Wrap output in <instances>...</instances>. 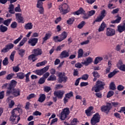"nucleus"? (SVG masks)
<instances>
[{
    "mask_svg": "<svg viewBox=\"0 0 125 125\" xmlns=\"http://www.w3.org/2000/svg\"><path fill=\"white\" fill-rule=\"evenodd\" d=\"M19 113L17 108H15L12 111V115L10 118V121L13 123L14 125L18 124L19 121H20V116L17 114Z\"/></svg>",
    "mask_w": 125,
    "mask_h": 125,
    "instance_id": "f257e3e1",
    "label": "nucleus"
},
{
    "mask_svg": "<svg viewBox=\"0 0 125 125\" xmlns=\"http://www.w3.org/2000/svg\"><path fill=\"white\" fill-rule=\"evenodd\" d=\"M68 37V33L66 31L62 32L60 35L53 37L55 42H61L62 41L66 40Z\"/></svg>",
    "mask_w": 125,
    "mask_h": 125,
    "instance_id": "f03ea898",
    "label": "nucleus"
},
{
    "mask_svg": "<svg viewBox=\"0 0 125 125\" xmlns=\"http://www.w3.org/2000/svg\"><path fill=\"white\" fill-rule=\"evenodd\" d=\"M104 85H105V83L102 82L101 81H98L96 82V85L92 87V91H94L95 92H99L100 90L104 89Z\"/></svg>",
    "mask_w": 125,
    "mask_h": 125,
    "instance_id": "7ed1b4c3",
    "label": "nucleus"
},
{
    "mask_svg": "<svg viewBox=\"0 0 125 125\" xmlns=\"http://www.w3.org/2000/svg\"><path fill=\"white\" fill-rule=\"evenodd\" d=\"M59 10H60V13L63 15L66 14L70 12V7L68 4L65 3L61 4L59 6Z\"/></svg>",
    "mask_w": 125,
    "mask_h": 125,
    "instance_id": "20e7f679",
    "label": "nucleus"
},
{
    "mask_svg": "<svg viewBox=\"0 0 125 125\" xmlns=\"http://www.w3.org/2000/svg\"><path fill=\"white\" fill-rule=\"evenodd\" d=\"M70 114V108L66 107L62 110L60 114V119L61 121L65 120Z\"/></svg>",
    "mask_w": 125,
    "mask_h": 125,
    "instance_id": "39448f33",
    "label": "nucleus"
},
{
    "mask_svg": "<svg viewBox=\"0 0 125 125\" xmlns=\"http://www.w3.org/2000/svg\"><path fill=\"white\" fill-rule=\"evenodd\" d=\"M100 122V115L99 113H96L91 119V124L92 125H95Z\"/></svg>",
    "mask_w": 125,
    "mask_h": 125,
    "instance_id": "423d86ee",
    "label": "nucleus"
},
{
    "mask_svg": "<svg viewBox=\"0 0 125 125\" xmlns=\"http://www.w3.org/2000/svg\"><path fill=\"white\" fill-rule=\"evenodd\" d=\"M48 69H49V66L47 65L41 69L36 70L35 71V74H36V75H38V76H42L43 75L44 73L47 72V71H48Z\"/></svg>",
    "mask_w": 125,
    "mask_h": 125,
    "instance_id": "0eeeda50",
    "label": "nucleus"
},
{
    "mask_svg": "<svg viewBox=\"0 0 125 125\" xmlns=\"http://www.w3.org/2000/svg\"><path fill=\"white\" fill-rule=\"evenodd\" d=\"M111 109H112V104L110 103H107L106 105H103L101 107L102 112L105 113H109Z\"/></svg>",
    "mask_w": 125,
    "mask_h": 125,
    "instance_id": "6e6552de",
    "label": "nucleus"
},
{
    "mask_svg": "<svg viewBox=\"0 0 125 125\" xmlns=\"http://www.w3.org/2000/svg\"><path fill=\"white\" fill-rule=\"evenodd\" d=\"M115 29L111 27H108L106 30L105 35L107 37H113V36H115Z\"/></svg>",
    "mask_w": 125,
    "mask_h": 125,
    "instance_id": "1a4fd4ad",
    "label": "nucleus"
},
{
    "mask_svg": "<svg viewBox=\"0 0 125 125\" xmlns=\"http://www.w3.org/2000/svg\"><path fill=\"white\" fill-rule=\"evenodd\" d=\"M14 47V44L12 43H9L6 45L4 48H3L1 50V52H4V53H6V52H8L10 49H12Z\"/></svg>",
    "mask_w": 125,
    "mask_h": 125,
    "instance_id": "9d476101",
    "label": "nucleus"
},
{
    "mask_svg": "<svg viewBox=\"0 0 125 125\" xmlns=\"http://www.w3.org/2000/svg\"><path fill=\"white\" fill-rule=\"evenodd\" d=\"M16 19L17 20L18 23H24L25 21H24V18L22 16V14L21 13H16Z\"/></svg>",
    "mask_w": 125,
    "mask_h": 125,
    "instance_id": "9b49d317",
    "label": "nucleus"
},
{
    "mask_svg": "<svg viewBox=\"0 0 125 125\" xmlns=\"http://www.w3.org/2000/svg\"><path fill=\"white\" fill-rule=\"evenodd\" d=\"M64 93L65 91L63 90L56 91L54 92V95L59 98L60 99H62Z\"/></svg>",
    "mask_w": 125,
    "mask_h": 125,
    "instance_id": "f8f14e48",
    "label": "nucleus"
},
{
    "mask_svg": "<svg viewBox=\"0 0 125 125\" xmlns=\"http://www.w3.org/2000/svg\"><path fill=\"white\" fill-rule=\"evenodd\" d=\"M67 80H68V78L66 76H64L62 75V73H60L59 74V78H58V82L60 83H66L67 82Z\"/></svg>",
    "mask_w": 125,
    "mask_h": 125,
    "instance_id": "ddd939ff",
    "label": "nucleus"
},
{
    "mask_svg": "<svg viewBox=\"0 0 125 125\" xmlns=\"http://www.w3.org/2000/svg\"><path fill=\"white\" fill-rule=\"evenodd\" d=\"M93 62V59L89 57L87 58L85 61H84L83 62H82V64L85 65V66H88V65L89 64H91V63H92Z\"/></svg>",
    "mask_w": 125,
    "mask_h": 125,
    "instance_id": "4468645a",
    "label": "nucleus"
},
{
    "mask_svg": "<svg viewBox=\"0 0 125 125\" xmlns=\"http://www.w3.org/2000/svg\"><path fill=\"white\" fill-rule=\"evenodd\" d=\"M38 41H39L38 38H31L29 40L28 43L31 44V46H35L38 43Z\"/></svg>",
    "mask_w": 125,
    "mask_h": 125,
    "instance_id": "2eb2a0df",
    "label": "nucleus"
},
{
    "mask_svg": "<svg viewBox=\"0 0 125 125\" xmlns=\"http://www.w3.org/2000/svg\"><path fill=\"white\" fill-rule=\"evenodd\" d=\"M32 53L35 54V56H39V55H42V50L40 48H37V49H34Z\"/></svg>",
    "mask_w": 125,
    "mask_h": 125,
    "instance_id": "dca6fc26",
    "label": "nucleus"
},
{
    "mask_svg": "<svg viewBox=\"0 0 125 125\" xmlns=\"http://www.w3.org/2000/svg\"><path fill=\"white\" fill-rule=\"evenodd\" d=\"M60 57L61 58V59L63 58H66V57H69V52H68L66 50L62 51L60 55Z\"/></svg>",
    "mask_w": 125,
    "mask_h": 125,
    "instance_id": "f3484780",
    "label": "nucleus"
},
{
    "mask_svg": "<svg viewBox=\"0 0 125 125\" xmlns=\"http://www.w3.org/2000/svg\"><path fill=\"white\" fill-rule=\"evenodd\" d=\"M52 36V33L51 32H47L45 34V36L42 38L43 42H46L47 40H49Z\"/></svg>",
    "mask_w": 125,
    "mask_h": 125,
    "instance_id": "a211bd4d",
    "label": "nucleus"
},
{
    "mask_svg": "<svg viewBox=\"0 0 125 125\" xmlns=\"http://www.w3.org/2000/svg\"><path fill=\"white\" fill-rule=\"evenodd\" d=\"M85 13V11L83 10L82 7L79 8V9L73 13L74 15H80L84 14Z\"/></svg>",
    "mask_w": 125,
    "mask_h": 125,
    "instance_id": "6ab92c4d",
    "label": "nucleus"
},
{
    "mask_svg": "<svg viewBox=\"0 0 125 125\" xmlns=\"http://www.w3.org/2000/svg\"><path fill=\"white\" fill-rule=\"evenodd\" d=\"M92 110H93V107L90 106L87 110H85L86 115L88 117H90L91 116H92V114H93L92 111Z\"/></svg>",
    "mask_w": 125,
    "mask_h": 125,
    "instance_id": "aec40b11",
    "label": "nucleus"
},
{
    "mask_svg": "<svg viewBox=\"0 0 125 125\" xmlns=\"http://www.w3.org/2000/svg\"><path fill=\"white\" fill-rule=\"evenodd\" d=\"M12 95L15 97H17V96H20V89H13Z\"/></svg>",
    "mask_w": 125,
    "mask_h": 125,
    "instance_id": "412c9836",
    "label": "nucleus"
},
{
    "mask_svg": "<svg viewBox=\"0 0 125 125\" xmlns=\"http://www.w3.org/2000/svg\"><path fill=\"white\" fill-rule=\"evenodd\" d=\"M45 98H46L45 94H41L40 95V97L38 100V101L39 102H40V103H42V102H43L45 100Z\"/></svg>",
    "mask_w": 125,
    "mask_h": 125,
    "instance_id": "4be33fe9",
    "label": "nucleus"
},
{
    "mask_svg": "<svg viewBox=\"0 0 125 125\" xmlns=\"http://www.w3.org/2000/svg\"><path fill=\"white\" fill-rule=\"evenodd\" d=\"M118 31L119 33L125 32V26L122 23L117 26Z\"/></svg>",
    "mask_w": 125,
    "mask_h": 125,
    "instance_id": "5701e85b",
    "label": "nucleus"
},
{
    "mask_svg": "<svg viewBox=\"0 0 125 125\" xmlns=\"http://www.w3.org/2000/svg\"><path fill=\"white\" fill-rule=\"evenodd\" d=\"M106 23L104 22V21H103V22L101 23V25L100 26L99 29H98V32H103L104 30H105V28H106Z\"/></svg>",
    "mask_w": 125,
    "mask_h": 125,
    "instance_id": "b1692460",
    "label": "nucleus"
},
{
    "mask_svg": "<svg viewBox=\"0 0 125 125\" xmlns=\"http://www.w3.org/2000/svg\"><path fill=\"white\" fill-rule=\"evenodd\" d=\"M17 84V82L15 81V80H12L11 82V83L10 84H9V88L11 89V88H14L15 86H16V84Z\"/></svg>",
    "mask_w": 125,
    "mask_h": 125,
    "instance_id": "393cba45",
    "label": "nucleus"
},
{
    "mask_svg": "<svg viewBox=\"0 0 125 125\" xmlns=\"http://www.w3.org/2000/svg\"><path fill=\"white\" fill-rule=\"evenodd\" d=\"M16 75L17 78L20 79V80H23L25 78V74L23 72H19Z\"/></svg>",
    "mask_w": 125,
    "mask_h": 125,
    "instance_id": "a878e982",
    "label": "nucleus"
},
{
    "mask_svg": "<svg viewBox=\"0 0 125 125\" xmlns=\"http://www.w3.org/2000/svg\"><path fill=\"white\" fill-rule=\"evenodd\" d=\"M24 28L25 30H31L33 29V24L31 22H28L25 25Z\"/></svg>",
    "mask_w": 125,
    "mask_h": 125,
    "instance_id": "bb28decb",
    "label": "nucleus"
},
{
    "mask_svg": "<svg viewBox=\"0 0 125 125\" xmlns=\"http://www.w3.org/2000/svg\"><path fill=\"white\" fill-rule=\"evenodd\" d=\"M28 41V39L26 37H24L22 40L21 41V42L19 43L18 46L21 47L23 46V44H25L26 42Z\"/></svg>",
    "mask_w": 125,
    "mask_h": 125,
    "instance_id": "cd10ccee",
    "label": "nucleus"
},
{
    "mask_svg": "<svg viewBox=\"0 0 125 125\" xmlns=\"http://www.w3.org/2000/svg\"><path fill=\"white\" fill-rule=\"evenodd\" d=\"M74 21H75V18L72 17L69 18L68 20H67L66 23L68 25H73Z\"/></svg>",
    "mask_w": 125,
    "mask_h": 125,
    "instance_id": "c85d7f7f",
    "label": "nucleus"
},
{
    "mask_svg": "<svg viewBox=\"0 0 125 125\" xmlns=\"http://www.w3.org/2000/svg\"><path fill=\"white\" fill-rule=\"evenodd\" d=\"M7 27L2 24L0 25V32H1V33H5V32L7 31Z\"/></svg>",
    "mask_w": 125,
    "mask_h": 125,
    "instance_id": "c756f323",
    "label": "nucleus"
},
{
    "mask_svg": "<svg viewBox=\"0 0 125 125\" xmlns=\"http://www.w3.org/2000/svg\"><path fill=\"white\" fill-rule=\"evenodd\" d=\"M78 53V58H82L83 56V49H79Z\"/></svg>",
    "mask_w": 125,
    "mask_h": 125,
    "instance_id": "7c9ffc66",
    "label": "nucleus"
},
{
    "mask_svg": "<svg viewBox=\"0 0 125 125\" xmlns=\"http://www.w3.org/2000/svg\"><path fill=\"white\" fill-rule=\"evenodd\" d=\"M36 56L35 54H33L29 56L28 57V60H32L33 62H35L37 59H36Z\"/></svg>",
    "mask_w": 125,
    "mask_h": 125,
    "instance_id": "2f4dec72",
    "label": "nucleus"
},
{
    "mask_svg": "<svg viewBox=\"0 0 125 125\" xmlns=\"http://www.w3.org/2000/svg\"><path fill=\"white\" fill-rule=\"evenodd\" d=\"M103 60V58L102 57H97L95 58L94 61V64H98L101 61Z\"/></svg>",
    "mask_w": 125,
    "mask_h": 125,
    "instance_id": "473e14b6",
    "label": "nucleus"
},
{
    "mask_svg": "<svg viewBox=\"0 0 125 125\" xmlns=\"http://www.w3.org/2000/svg\"><path fill=\"white\" fill-rule=\"evenodd\" d=\"M47 63V61L46 60H44L42 62H38L36 64V67H41L42 66H43L44 65H45Z\"/></svg>",
    "mask_w": 125,
    "mask_h": 125,
    "instance_id": "72a5a7b5",
    "label": "nucleus"
},
{
    "mask_svg": "<svg viewBox=\"0 0 125 125\" xmlns=\"http://www.w3.org/2000/svg\"><path fill=\"white\" fill-rule=\"evenodd\" d=\"M25 52H26V50L23 49H21L18 51V54L21 57H23L25 55Z\"/></svg>",
    "mask_w": 125,
    "mask_h": 125,
    "instance_id": "f704fd0d",
    "label": "nucleus"
},
{
    "mask_svg": "<svg viewBox=\"0 0 125 125\" xmlns=\"http://www.w3.org/2000/svg\"><path fill=\"white\" fill-rule=\"evenodd\" d=\"M8 90H7L6 95V96H9L11 94H12V93L13 92V88H9V87L8 88Z\"/></svg>",
    "mask_w": 125,
    "mask_h": 125,
    "instance_id": "c9c22d12",
    "label": "nucleus"
},
{
    "mask_svg": "<svg viewBox=\"0 0 125 125\" xmlns=\"http://www.w3.org/2000/svg\"><path fill=\"white\" fill-rule=\"evenodd\" d=\"M109 88L110 89H111L112 90H115L117 89L116 88V84H115V83L111 82L109 85Z\"/></svg>",
    "mask_w": 125,
    "mask_h": 125,
    "instance_id": "e433bc0d",
    "label": "nucleus"
},
{
    "mask_svg": "<svg viewBox=\"0 0 125 125\" xmlns=\"http://www.w3.org/2000/svg\"><path fill=\"white\" fill-rule=\"evenodd\" d=\"M22 39H23V35H21L20 37L14 41L13 43H14V44H17V43H18Z\"/></svg>",
    "mask_w": 125,
    "mask_h": 125,
    "instance_id": "4c0bfd02",
    "label": "nucleus"
},
{
    "mask_svg": "<svg viewBox=\"0 0 125 125\" xmlns=\"http://www.w3.org/2000/svg\"><path fill=\"white\" fill-rule=\"evenodd\" d=\"M30 75H31V72H29L26 74H25L24 76L26 78L25 79V83H29L30 82Z\"/></svg>",
    "mask_w": 125,
    "mask_h": 125,
    "instance_id": "58836bf2",
    "label": "nucleus"
},
{
    "mask_svg": "<svg viewBox=\"0 0 125 125\" xmlns=\"http://www.w3.org/2000/svg\"><path fill=\"white\" fill-rule=\"evenodd\" d=\"M117 66L118 68H119V69H120V70L125 72V64L120 66V63H118L117 64Z\"/></svg>",
    "mask_w": 125,
    "mask_h": 125,
    "instance_id": "ea45409f",
    "label": "nucleus"
},
{
    "mask_svg": "<svg viewBox=\"0 0 125 125\" xmlns=\"http://www.w3.org/2000/svg\"><path fill=\"white\" fill-rule=\"evenodd\" d=\"M117 73H118V71L114 70L113 72L110 73L108 75V78H109V79H111V78H113V77H114V75H115Z\"/></svg>",
    "mask_w": 125,
    "mask_h": 125,
    "instance_id": "a19ab883",
    "label": "nucleus"
},
{
    "mask_svg": "<svg viewBox=\"0 0 125 125\" xmlns=\"http://www.w3.org/2000/svg\"><path fill=\"white\" fill-rule=\"evenodd\" d=\"M15 53H16V51H13L11 55L10 56V59L13 62L14 61V55H15Z\"/></svg>",
    "mask_w": 125,
    "mask_h": 125,
    "instance_id": "79ce46f5",
    "label": "nucleus"
},
{
    "mask_svg": "<svg viewBox=\"0 0 125 125\" xmlns=\"http://www.w3.org/2000/svg\"><path fill=\"white\" fill-rule=\"evenodd\" d=\"M13 71L15 72V73L19 72V71H20V67H19V65L13 67Z\"/></svg>",
    "mask_w": 125,
    "mask_h": 125,
    "instance_id": "37998d69",
    "label": "nucleus"
},
{
    "mask_svg": "<svg viewBox=\"0 0 125 125\" xmlns=\"http://www.w3.org/2000/svg\"><path fill=\"white\" fill-rule=\"evenodd\" d=\"M18 25V23H17L16 21H14L11 24V28L12 29H16V28H17Z\"/></svg>",
    "mask_w": 125,
    "mask_h": 125,
    "instance_id": "c03bdc74",
    "label": "nucleus"
},
{
    "mask_svg": "<svg viewBox=\"0 0 125 125\" xmlns=\"http://www.w3.org/2000/svg\"><path fill=\"white\" fill-rule=\"evenodd\" d=\"M87 14H88V15L90 17L91 16H93V15H94V14H95V10H92L91 11H89L87 12Z\"/></svg>",
    "mask_w": 125,
    "mask_h": 125,
    "instance_id": "a18cd8bd",
    "label": "nucleus"
},
{
    "mask_svg": "<svg viewBox=\"0 0 125 125\" xmlns=\"http://www.w3.org/2000/svg\"><path fill=\"white\" fill-rule=\"evenodd\" d=\"M45 83V78L43 77L41 78L38 82L39 84H42V83Z\"/></svg>",
    "mask_w": 125,
    "mask_h": 125,
    "instance_id": "49530a36",
    "label": "nucleus"
},
{
    "mask_svg": "<svg viewBox=\"0 0 125 125\" xmlns=\"http://www.w3.org/2000/svg\"><path fill=\"white\" fill-rule=\"evenodd\" d=\"M36 94L34 93H32L29 94L27 97V99L28 100H30V99H32V98H35L36 97Z\"/></svg>",
    "mask_w": 125,
    "mask_h": 125,
    "instance_id": "de8ad7c7",
    "label": "nucleus"
},
{
    "mask_svg": "<svg viewBox=\"0 0 125 125\" xmlns=\"http://www.w3.org/2000/svg\"><path fill=\"white\" fill-rule=\"evenodd\" d=\"M73 95L74 93H73L72 91H70L69 93L65 94V96H66V97H67V98H69L70 99L71 97H73Z\"/></svg>",
    "mask_w": 125,
    "mask_h": 125,
    "instance_id": "09e8293b",
    "label": "nucleus"
},
{
    "mask_svg": "<svg viewBox=\"0 0 125 125\" xmlns=\"http://www.w3.org/2000/svg\"><path fill=\"white\" fill-rule=\"evenodd\" d=\"M111 106H113V107H120L121 106V104L118 103V102H112Z\"/></svg>",
    "mask_w": 125,
    "mask_h": 125,
    "instance_id": "8fccbe9b",
    "label": "nucleus"
},
{
    "mask_svg": "<svg viewBox=\"0 0 125 125\" xmlns=\"http://www.w3.org/2000/svg\"><path fill=\"white\" fill-rule=\"evenodd\" d=\"M43 4V3L41 1H38L37 2V6L38 7V8H42V7H43L42 6V4Z\"/></svg>",
    "mask_w": 125,
    "mask_h": 125,
    "instance_id": "3c124183",
    "label": "nucleus"
},
{
    "mask_svg": "<svg viewBox=\"0 0 125 125\" xmlns=\"http://www.w3.org/2000/svg\"><path fill=\"white\" fill-rule=\"evenodd\" d=\"M85 25V21H82L78 25V29H82L83 27Z\"/></svg>",
    "mask_w": 125,
    "mask_h": 125,
    "instance_id": "603ef678",
    "label": "nucleus"
},
{
    "mask_svg": "<svg viewBox=\"0 0 125 125\" xmlns=\"http://www.w3.org/2000/svg\"><path fill=\"white\" fill-rule=\"evenodd\" d=\"M47 81H56V76L55 75H50L47 79Z\"/></svg>",
    "mask_w": 125,
    "mask_h": 125,
    "instance_id": "864d4df0",
    "label": "nucleus"
},
{
    "mask_svg": "<svg viewBox=\"0 0 125 125\" xmlns=\"http://www.w3.org/2000/svg\"><path fill=\"white\" fill-rule=\"evenodd\" d=\"M10 22H11V19H8L4 21L3 24L6 26H9Z\"/></svg>",
    "mask_w": 125,
    "mask_h": 125,
    "instance_id": "5fc2aeb1",
    "label": "nucleus"
},
{
    "mask_svg": "<svg viewBox=\"0 0 125 125\" xmlns=\"http://www.w3.org/2000/svg\"><path fill=\"white\" fill-rule=\"evenodd\" d=\"M100 16H101V17H102L104 19V17H105V16H106V10H103L101 12V15H100Z\"/></svg>",
    "mask_w": 125,
    "mask_h": 125,
    "instance_id": "6e6d98bb",
    "label": "nucleus"
},
{
    "mask_svg": "<svg viewBox=\"0 0 125 125\" xmlns=\"http://www.w3.org/2000/svg\"><path fill=\"white\" fill-rule=\"evenodd\" d=\"M114 91H109L107 95L106 96V97L107 98H110V97H111V96H113V95H114Z\"/></svg>",
    "mask_w": 125,
    "mask_h": 125,
    "instance_id": "4d7b16f0",
    "label": "nucleus"
},
{
    "mask_svg": "<svg viewBox=\"0 0 125 125\" xmlns=\"http://www.w3.org/2000/svg\"><path fill=\"white\" fill-rule=\"evenodd\" d=\"M78 119L77 118H74L72 121L70 123V125H76L78 122Z\"/></svg>",
    "mask_w": 125,
    "mask_h": 125,
    "instance_id": "13d9d810",
    "label": "nucleus"
},
{
    "mask_svg": "<svg viewBox=\"0 0 125 125\" xmlns=\"http://www.w3.org/2000/svg\"><path fill=\"white\" fill-rule=\"evenodd\" d=\"M14 76V73H11L8 74L6 77V80H11V79L13 78Z\"/></svg>",
    "mask_w": 125,
    "mask_h": 125,
    "instance_id": "bf43d9fd",
    "label": "nucleus"
},
{
    "mask_svg": "<svg viewBox=\"0 0 125 125\" xmlns=\"http://www.w3.org/2000/svg\"><path fill=\"white\" fill-rule=\"evenodd\" d=\"M104 18L100 16H99L97 17L96 19L95 20V22H101L102 20H103Z\"/></svg>",
    "mask_w": 125,
    "mask_h": 125,
    "instance_id": "052dcab7",
    "label": "nucleus"
},
{
    "mask_svg": "<svg viewBox=\"0 0 125 125\" xmlns=\"http://www.w3.org/2000/svg\"><path fill=\"white\" fill-rule=\"evenodd\" d=\"M117 89L118 90H119L120 91H123L124 89H125V87L123 86L122 85H119L117 86Z\"/></svg>",
    "mask_w": 125,
    "mask_h": 125,
    "instance_id": "680f3d73",
    "label": "nucleus"
},
{
    "mask_svg": "<svg viewBox=\"0 0 125 125\" xmlns=\"http://www.w3.org/2000/svg\"><path fill=\"white\" fill-rule=\"evenodd\" d=\"M51 90V88L49 86H45L44 87V91L45 92H49Z\"/></svg>",
    "mask_w": 125,
    "mask_h": 125,
    "instance_id": "e2e57ef3",
    "label": "nucleus"
},
{
    "mask_svg": "<svg viewBox=\"0 0 125 125\" xmlns=\"http://www.w3.org/2000/svg\"><path fill=\"white\" fill-rule=\"evenodd\" d=\"M3 65H4V66H6V65H7V64H8V59L7 58V57H6L4 60L3 61Z\"/></svg>",
    "mask_w": 125,
    "mask_h": 125,
    "instance_id": "0e129e2a",
    "label": "nucleus"
},
{
    "mask_svg": "<svg viewBox=\"0 0 125 125\" xmlns=\"http://www.w3.org/2000/svg\"><path fill=\"white\" fill-rule=\"evenodd\" d=\"M21 11H22V10H21V8H20V5L18 4V6L15 8V12H21Z\"/></svg>",
    "mask_w": 125,
    "mask_h": 125,
    "instance_id": "69168bd1",
    "label": "nucleus"
},
{
    "mask_svg": "<svg viewBox=\"0 0 125 125\" xmlns=\"http://www.w3.org/2000/svg\"><path fill=\"white\" fill-rule=\"evenodd\" d=\"M33 116H42V113L39 111H36L33 113Z\"/></svg>",
    "mask_w": 125,
    "mask_h": 125,
    "instance_id": "338daca9",
    "label": "nucleus"
},
{
    "mask_svg": "<svg viewBox=\"0 0 125 125\" xmlns=\"http://www.w3.org/2000/svg\"><path fill=\"white\" fill-rule=\"evenodd\" d=\"M92 74L94 78H99L100 77L99 74H98V72H97V71L93 72Z\"/></svg>",
    "mask_w": 125,
    "mask_h": 125,
    "instance_id": "774afa93",
    "label": "nucleus"
}]
</instances>
